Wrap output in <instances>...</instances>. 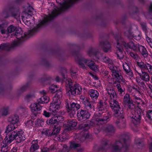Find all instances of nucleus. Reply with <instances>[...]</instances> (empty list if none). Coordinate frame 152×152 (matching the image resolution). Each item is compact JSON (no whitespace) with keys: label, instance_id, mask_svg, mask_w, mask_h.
Listing matches in <instances>:
<instances>
[{"label":"nucleus","instance_id":"423d86ee","mask_svg":"<svg viewBox=\"0 0 152 152\" xmlns=\"http://www.w3.org/2000/svg\"><path fill=\"white\" fill-rule=\"evenodd\" d=\"M82 88L78 84H76L72 88L67 89V94L68 95L75 96L76 94H80Z\"/></svg>","mask_w":152,"mask_h":152},{"label":"nucleus","instance_id":"6e6d98bb","mask_svg":"<svg viewBox=\"0 0 152 152\" xmlns=\"http://www.w3.org/2000/svg\"><path fill=\"white\" fill-rule=\"evenodd\" d=\"M25 125L27 127L31 128L33 126V122L32 121L30 120L25 123Z\"/></svg>","mask_w":152,"mask_h":152},{"label":"nucleus","instance_id":"774afa93","mask_svg":"<svg viewBox=\"0 0 152 152\" xmlns=\"http://www.w3.org/2000/svg\"><path fill=\"white\" fill-rule=\"evenodd\" d=\"M43 115L46 117H48L50 116V113L49 112H47L45 110L44 111Z\"/></svg>","mask_w":152,"mask_h":152},{"label":"nucleus","instance_id":"bf43d9fd","mask_svg":"<svg viewBox=\"0 0 152 152\" xmlns=\"http://www.w3.org/2000/svg\"><path fill=\"white\" fill-rule=\"evenodd\" d=\"M51 78V77L50 76L48 75H46L44 78H42L40 80V82L41 83H42L44 81H45L47 80H50Z\"/></svg>","mask_w":152,"mask_h":152},{"label":"nucleus","instance_id":"5fc2aeb1","mask_svg":"<svg viewBox=\"0 0 152 152\" xmlns=\"http://www.w3.org/2000/svg\"><path fill=\"white\" fill-rule=\"evenodd\" d=\"M98 106L99 110L100 111L103 110L105 107L104 104L101 101L99 102Z\"/></svg>","mask_w":152,"mask_h":152},{"label":"nucleus","instance_id":"4468645a","mask_svg":"<svg viewBox=\"0 0 152 152\" xmlns=\"http://www.w3.org/2000/svg\"><path fill=\"white\" fill-rule=\"evenodd\" d=\"M106 90L108 94L110 95V99L116 98L117 96L116 93L111 85L107 86Z\"/></svg>","mask_w":152,"mask_h":152},{"label":"nucleus","instance_id":"aec40b11","mask_svg":"<svg viewBox=\"0 0 152 152\" xmlns=\"http://www.w3.org/2000/svg\"><path fill=\"white\" fill-rule=\"evenodd\" d=\"M82 127L86 129L85 131H82L81 132L80 135L82 136L81 140V141H83L86 138L88 137V132L87 130L89 128V127L87 124H85L84 126H83Z\"/></svg>","mask_w":152,"mask_h":152},{"label":"nucleus","instance_id":"20e7f679","mask_svg":"<svg viewBox=\"0 0 152 152\" xmlns=\"http://www.w3.org/2000/svg\"><path fill=\"white\" fill-rule=\"evenodd\" d=\"M77 61L80 66L83 68H86V66H88L94 71L98 70V66L96 65L93 61L84 58H82L78 60H77Z\"/></svg>","mask_w":152,"mask_h":152},{"label":"nucleus","instance_id":"9d476101","mask_svg":"<svg viewBox=\"0 0 152 152\" xmlns=\"http://www.w3.org/2000/svg\"><path fill=\"white\" fill-rule=\"evenodd\" d=\"M80 108V105L79 104L73 102L70 104L67 109V111L71 117H73L76 112Z\"/></svg>","mask_w":152,"mask_h":152},{"label":"nucleus","instance_id":"49530a36","mask_svg":"<svg viewBox=\"0 0 152 152\" xmlns=\"http://www.w3.org/2000/svg\"><path fill=\"white\" fill-rule=\"evenodd\" d=\"M10 15L6 17V18H8L11 16H12L15 18H16L17 17H20V14L18 12H10L9 13Z\"/></svg>","mask_w":152,"mask_h":152},{"label":"nucleus","instance_id":"0e129e2a","mask_svg":"<svg viewBox=\"0 0 152 152\" xmlns=\"http://www.w3.org/2000/svg\"><path fill=\"white\" fill-rule=\"evenodd\" d=\"M132 88L133 90H134V91H136V92H137V93H139V94H141V90L137 86H136L135 87L134 86L132 87Z\"/></svg>","mask_w":152,"mask_h":152},{"label":"nucleus","instance_id":"c756f323","mask_svg":"<svg viewBox=\"0 0 152 152\" xmlns=\"http://www.w3.org/2000/svg\"><path fill=\"white\" fill-rule=\"evenodd\" d=\"M109 103L110 107L113 110L115 108H118L120 107L118 102L116 101L115 99H110Z\"/></svg>","mask_w":152,"mask_h":152},{"label":"nucleus","instance_id":"6ab92c4d","mask_svg":"<svg viewBox=\"0 0 152 152\" xmlns=\"http://www.w3.org/2000/svg\"><path fill=\"white\" fill-rule=\"evenodd\" d=\"M137 64L138 66L141 69L142 71L145 69L148 70V72L152 65L148 63L145 64L143 62H137Z\"/></svg>","mask_w":152,"mask_h":152},{"label":"nucleus","instance_id":"9b49d317","mask_svg":"<svg viewBox=\"0 0 152 152\" xmlns=\"http://www.w3.org/2000/svg\"><path fill=\"white\" fill-rule=\"evenodd\" d=\"M111 72L113 77L115 78L118 81L120 82L125 83L126 80L123 78L120 72L117 69Z\"/></svg>","mask_w":152,"mask_h":152},{"label":"nucleus","instance_id":"a211bd4d","mask_svg":"<svg viewBox=\"0 0 152 152\" xmlns=\"http://www.w3.org/2000/svg\"><path fill=\"white\" fill-rule=\"evenodd\" d=\"M77 124V121L76 119H70L67 122V126L66 128L68 131H70L75 129Z\"/></svg>","mask_w":152,"mask_h":152},{"label":"nucleus","instance_id":"e2e57ef3","mask_svg":"<svg viewBox=\"0 0 152 152\" xmlns=\"http://www.w3.org/2000/svg\"><path fill=\"white\" fill-rule=\"evenodd\" d=\"M147 116L149 118L152 120V110H149L148 111Z\"/></svg>","mask_w":152,"mask_h":152},{"label":"nucleus","instance_id":"338daca9","mask_svg":"<svg viewBox=\"0 0 152 152\" xmlns=\"http://www.w3.org/2000/svg\"><path fill=\"white\" fill-rule=\"evenodd\" d=\"M9 144H8L6 142H4V140L1 143V147H4L6 148H8V145Z\"/></svg>","mask_w":152,"mask_h":152},{"label":"nucleus","instance_id":"393cba45","mask_svg":"<svg viewBox=\"0 0 152 152\" xmlns=\"http://www.w3.org/2000/svg\"><path fill=\"white\" fill-rule=\"evenodd\" d=\"M38 143V141L37 140H34L32 141L31 145L30 148V152H34L39 148V145Z\"/></svg>","mask_w":152,"mask_h":152},{"label":"nucleus","instance_id":"de8ad7c7","mask_svg":"<svg viewBox=\"0 0 152 152\" xmlns=\"http://www.w3.org/2000/svg\"><path fill=\"white\" fill-rule=\"evenodd\" d=\"M116 86L120 94H122V93L125 90L124 89H123L122 88L120 84H116Z\"/></svg>","mask_w":152,"mask_h":152},{"label":"nucleus","instance_id":"c9c22d12","mask_svg":"<svg viewBox=\"0 0 152 152\" xmlns=\"http://www.w3.org/2000/svg\"><path fill=\"white\" fill-rule=\"evenodd\" d=\"M108 142L109 141L107 140H103L99 150L104 151L107 150L109 148V146L108 145Z\"/></svg>","mask_w":152,"mask_h":152},{"label":"nucleus","instance_id":"f03ea898","mask_svg":"<svg viewBox=\"0 0 152 152\" xmlns=\"http://www.w3.org/2000/svg\"><path fill=\"white\" fill-rule=\"evenodd\" d=\"M62 96V91L60 90L57 91L55 96L53 97V101L49 107V110L52 114L56 115L58 110H59L61 104V99Z\"/></svg>","mask_w":152,"mask_h":152},{"label":"nucleus","instance_id":"f8f14e48","mask_svg":"<svg viewBox=\"0 0 152 152\" xmlns=\"http://www.w3.org/2000/svg\"><path fill=\"white\" fill-rule=\"evenodd\" d=\"M96 51L94 48L89 49L88 51V53L90 56H94L93 59L95 60L97 59H101V54H96Z\"/></svg>","mask_w":152,"mask_h":152},{"label":"nucleus","instance_id":"7ed1b4c3","mask_svg":"<svg viewBox=\"0 0 152 152\" xmlns=\"http://www.w3.org/2000/svg\"><path fill=\"white\" fill-rule=\"evenodd\" d=\"M33 8L31 7H29L26 11L22 13V20L26 25L31 26L35 23L34 18L30 13L32 12Z\"/></svg>","mask_w":152,"mask_h":152},{"label":"nucleus","instance_id":"2eb2a0df","mask_svg":"<svg viewBox=\"0 0 152 152\" xmlns=\"http://www.w3.org/2000/svg\"><path fill=\"white\" fill-rule=\"evenodd\" d=\"M141 113L140 112H135L134 115L132 116V121L134 124L137 125L140 123L141 118Z\"/></svg>","mask_w":152,"mask_h":152},{"label":"nucleus","instance_id":"2f4dec72","mask_svg":"<svg viewBox=\"0 0 152 152\" xmlns=\"http://www.w3.org/2000/svg\"><path fill=\"white\" fill-rule=\"evenodd\" d=\"M40 105V104L38 102L37 103L32 104L30 106L31 111L33 112L40 110L42 107Z\"/></svg>","mask_w":152,"mask_h":152},{"label":"nucleus","instance_id":"864d4df0","mask_svg":"<svg viewBox=\"0 0 152 152\" xmlns=\"http://www.w3.org/2000/svg\"><path fill=\"white\" fill-rule=\"evenodd\" d=\"M102 61L107 63L111 62V60L107 57H103L101 59Z\"/></svg>","mask_w":152,"mask_h":152},{"label":"nucleus","instance_id":"0eeeda50","mask_svg":"<svg viewBox=\"0 0 152 152\" xmlns=\"http://www.w3.org/2000/svg\"><path fill=\"white\" fill-rule=\"evenodd\" d=\"M90 116L89 113L87 111L81 110L78 111L77 113V116L78 121L81 122L86 120L89 118Z\"/></svg>","mask_w":152,"mask_h":152},{"label":"nucleus","instance_id":"b1692460","mask_svg":"<svg viewBox=\"0 0 152 152\" xmlns=\"http://www.w3.org/2000/svg\"><path fill=\"white\" fill-rule=\"evenodd\" d=\"M142 73H141L137 71V73L140 75L141 79L145 82L149 81L150 79V77L148 73L142 71Z\"/></svg>","mask_w":152,"mask_h":152},{"label":"nucleus","instance_id":"7c9ffc66","mask_svg":"<svg viewBox=\"0 0 152 152\" xmlns=\"http://www.w3.org/2000/svg\"><path fill=\"white\" fill-rule=\"evenodd\" d=\"M103 130L109 134L112 135L114 132V129L111 125H109L104 126L103 128Z\"/></svg>","mask_w":152,"mask_h":152},{"label":"nucleus","instance_id":"680f3d73","mask_svg":"<svg viewBox=\"0 0 152 152\" xmlns=\"http://www.w3.org/2000/svg\"><path fill=\"white\" fill-rule=\"evenodd\" d=\"M33 96L31 94H28L25 97V99L27 101H29L30 99H31Z\"/></svg>","mask_w":152,"mask_h":152},{"label":"nucleus","instance_id":"a18cd8bd","mask_svg":"<svg viewBox=\"0 0 152 152\" xmlns=\"http://www.w3.org/2000/svg\"><path fill=\"white\" fill-rule=\"evenodd\" d=\"M66 86L67 88L66 89V91L67 92V89L69 88H72L73 87L72 86V80L70 78H68L67 79L66 81Z\"/></svg>","mask_w":152,"mask_h":152},{"label":"nucleus","instance_id":"c03bdc74","mask_svg":"<svg viewBox=\"0 0 152 152\" xmlns=\"http://www.w3.org/2000/svg\"><path fill=\"white\" fill-rule=\"evenodd\" d=\"M16 127L15 126L14 124L11 123L7 126L5 132H9L14 130Z\"/></svg>","mask_w":152,"mask_h":152},{"label":"nucleus","instance_id":"09e8293b","mask_svg":"<svg viewBox=\"0 0 152 152\" xmlns=\"http://www.w3.org/2000/svg\"><path fill=\"white\" fill-rule=\"evenodd\" d=\"M58 86L57 85H52L50 88V91L52 93H55L57 91V88Z\"/></svg>","mask_w":152,"mask_h":152},{"label":"nucleus","instance_id":"ea45409f","mask_svg":"<svg viewBox=\"0 0 152 152\" xmlns=\"http://www.w3.org/2000/svg\"><path fill=\"white\" fill-rule=\"evenodd\" d=\"M43 135L49 136L52 135V131L49 129H44L41 131Z\"/></svg>","mask_w":152,"mask_h":152},{"label":"nucleus","instance_id":"ddd939ff","mask_svg":"<svg viewBox=\"0 0 152 152\" xmlns=\"http://www.w3.org/2000/svg\"><path fill=\"white\" fill-rule=\"evenodd\" d=\"M18 44V42L17 41L14 42L11 44L9 43L3 44L0 45V48L10 50L17 45Z\"/></svg>","mask_w":152,"mask_h":152},{"label":"nucleus","instance_id":"a878e982","mask_svg":"<svg viewBox=\"0 0 152 152\" xmlns=\"http://www.w3.org/2000/svg\"><path fill=\"white\" fill-rule=\"evenodd\" d=\"M83 103L88 110L93 108L94 103L92 102H90L88 98L83 99Z\"/></svg>","mask_w":152,"mask_h":152},{"label":"nucleus","instance_id":"8fccbe9b","mask_svg":"<svg viewBox=\"0 0 152 152\" xmlns=\"http://www.w3.org/2000/svg\"><path fill=\"white\" fill-rule=\"evenodd\" d=\"M60 130V129L59 127H55L52 131V135L57 134L59 132Z\"/></svg>","mask_w":152,"mask_h":152},{"label":"nucleus","instance_id":"c85d7f7f","mask_svg":"<svg viewBox=\"0 0 152 152\" xmlns=\"http://www.w3.org/2000/svg\"><path fill=\"white\" fill-rule=\"evenodd\" d=\"M115 117L118 118L123 117V109L120 107L118 108H115L113 110Z\"/></svg>","mask_w":152,"mask_h":152},{"label":"nucleus","instance_id":"f704fd0d","mask_svg":"<svg viewBox=\"0 0 152 152\" xmlns=\"http://www.w3.org/2000/svg\"><path fill=\"white\" fill-rule=\"evenodd\" d=\"M138 49L144 57L147 56L148 52L146 48L144 46L141 45H138L137 46Z\"/></svg>","mask_w":152,"mask_h":152},{"label":"nucleus","instance_id":"6e6552de","mask_svg":"<svg viewBox=\"0 0 152 152\" xmlns=\"http://www.w3.org/2000/svg\"><path fill=\"white\" fill-rule=\"evenodd\" d=\"M117 41V45L116 46L118 50L116 53L117 56L120 59L123 58L124 54L123 52V49L122 48L123 45H121V42H122V39L120 37H118V39H116Z\"/></svg>","mask_w":152,"mask_h":152},{"label":"nucleus","instance_id":"412c9836","mask_svg":"<svg viewBox=\"0 0 152 152\" xmlns=\"http://www.w3.org/2000/svg\"><path fill=\"white\" fill-rule=\"evenodd\" d=\"M125 34L130 39L133 38L137 40H139L141 38V36L140 34H138L137 35H135L132 33L130 30L125 32Z\"/></svg>","mask_w":152,"mask_h":152},{"label":"nucleus","instance_id":"cd10ccee","mask_svg":"<svg viewBox=\"0 0 152 152\" xmlns=\"http://www.w3.org/2000/svg\"><path fill=\"white\" fill-rule=\"evenodd\" d=\"M101 46L102 48L104 51L105 52L109 51L111 48L110 44L107 41L101 42Z\"/></svg>","mask_w":152,"mask_h":152},{"label":"nucleus","instance_id":"37998d69","mask_svg":"<svg viewBox=\"0 0 152 152\" xmlns=\"http://www.w3.org/2000/svg\"><path fill=\"white\" fill-rule=\"evenodd\" d=\"M80 146V144L77 143L74 141L71 142L70 143V149H75L76 148L79 147Z\"/></svg>","mask_w":152,"mask_h":152},{"label":"nucleus","instance_id":"4d7b16f0","mask_svg":"<svg viewBox=\"0 0 152 152\" xmlns=\"http://www.w3.org/2000/svg\"><path fill=\"white\" fill-rule=\"evenodd\" d=\"M36 122L37 125L38 126H42L43 125L44 123V121L42 119H37Z\"/></svg>","mask_w":152,"mask_h":152},{"label":"nucleus","instance_id":"dca6fc26","mask_svg":"<svg viewBox=\"0 0 152 152\" xmlns=\"http://www.w3.org/2000/svg\"><path fill=\"white\" fill-rule=\"evenodd\" d=\"M121 45L124 46L126 48H130L134 51H136L137 50V46L133 42H130L129 43H126L124 40L122 39V42H121Z\"/></svg>","mask_w":152,"mask_h":152},{"label":"nucleus","instance_id":"58836bf2","mask_svg":"<svg viewBox=\"0 0 152 152\" xmlns=\"http://www.w3.org/2000/svg\"><path fill=\"white\" fill-rule=\"evenodd\" d=\"M9 120L11 123L15 124L17 123L19 120V117L17 115H15L9 118Z\"/></svg>","mask_w":152,"mask_h":152},{"label":"nucleus","instance_id":"4be33fe9","mask_svg":"<svg viewBox=\"0 0 152 152\" xmlns=\"http://www.w3.org/2000/svg\"><path fill=\"white\" fill-rule=\"evenodd\" d=\"M123 69L126 72V74L131 78L133 76L132 70L130 69L128 64L126 62L124 63L123 64Z\"/></svg>","mask_w":152,"mask_h":152},{"label":"nucleus","instance_id":"3c124183","mask_svg":"<svg viewBox=\"0 0 152 152\" xmlns=\"http://www.w3.org/2000/svg\"><path fill=\"white\" fill-rule=\"evenodd\" d=\"M63 148L61 150V152H68L70 150L69 148H68L65 144L62 145Z\"/></svg>","mask_w":152,"mask_h":152},{"label":"nucleus","instance_id":"4c0bfd02","mask_svg":"<svg viewBox=\"0 0 152 152\" xmlns=\"http://www.w3.org/2000/svg\"><path fill=\"white\" fill-rule=\"evenodd\" d=\"M49 98L46 96H43L41 97L37 100V102L40 104H45L47 103L48 101Z\"/></svg>","mask_w":152,"mask_h":152},{"label":"nucleus","instance_id":"72a5a7b5","mask_svg":"<svg viewBox=\"0 0 152 152\" xmlns=\"http://www.w3.org/2000/svg\"><path fill=\"white\" fill-rule=\"evenodd\" d=\"M118 120L116 123L118 125V126L121 128H124L125 126V120L124 117L118 118Z\"/></svg>","mask_w":152,"mask_h":152},{"label":"nucleus","instance_id":"69168bd1","mask_svg":"<svg viewBox=\"0 0 152 152\" xmlns=\"http://www.w3.org/2000/svg\"><path fill=\"white\" fill-rule=\"evenodd\" d=\"M129 54L132 57L135 59H137L138 58V55L133 53L130 52Z\"/></svg>","mask_w":152,"mask_h":152},{"label":"nucleus","instance_id":"f3484780","mask_svg":"<svg viewBox=\"0 0 152 152\" xmlns=\"http://www.w3.org/2000/svg\"><path fill=\"white\" fill-rule=\"evenodd\" d=\"M17 134H15V140L17 142H20L25 139V137L22 130L14 131Z\"/></svg>","mask_w":152,"mask_h":152},{"label":"nucleus","instance_id":"603ef678","mask_svg":"<svg viewBox=\"0 0 152 152\" xmlns=\"http://www.w3.org/2000/svg\"><path fill=\"white\" fill-rule=\"evenodd\" d=\"M108 66L111 72L117 69V68L116 66H114V65L111 63V62L108 63Z\"/></svg>","mask_w":152,"mask_h":152},{"label":"nucleus","instance_id":"13d9d810","mask_svg":"<svg viewBox=\"0 0 152 152\" xmlns=\"http://www.w3.org/2000/svg\"><path fill=\"white\" fill-rule=\"evenodd\" d=\"M134 100L138 104H140L142 103V100L140 98L135 97L134 99Z\"/></svg>","mask_w":152,"mask_h":152},{"label":"nucleus","instance_id":"39448f33","mask_svg":"<svg viewBox=\"0 0 152 152\" xmlns=\"http://www.w3.org/2000/svg\"><path fill=\"white\" fill-rule=\"evenodd\" d=\"M109 118V117L107 116V118L104 117L103 118H101L100 116H98L97 115H95L94 117L93 122L94 124L95 125L94 128V131L96 133H98L100 130L101 126L100 125V124H101V122L106 120Z\"/></svg>","mask_w":152,"mask_h":152},{"label":"nucleus","instance_id":"e433bc0d","mask_svg":"<svg viewBox=\"0 0 152 152\" xmlns=\"http://www.w3.org/2000/svg\"><path fill=\"white\" fill-rule=\"evenodd\" d=\"M57 118L56 117H54L50 119H48L46 121L47 124L50 126L53 125L57 123Z\"/></svg>","mask_w":152,"mask_h":152},{"label":"nucleus","instance_id":"a19ab883","mask_svg":"<svg viewBox=\"0 0 152 152\" xmlns=\"http://www.w3.org/2000/svg\"><path fill=\"white\" fill-rule=\"evenodd\" d=\"M29 86V84L28 83L22 86L18 90V93L20 94L25 91L28 87Z\"/></svg>","mask_w":152,"mask_h":152},{"label":"nucleus","instance_id":"052dcab7","mask_svg":"<svg viewBox=\"0 0 152 152\" xmlns=\"http://www.w3.org/2000/svg\"><path fill=\"white\" fill-rule=\"evenodd\" d=\"M126 105H127L129 109H133L135 107V106L134 105L132 101L129 103L127 104Z\"/></svg>","mask_w":152,"mask_h":152},{"label":"nucleus","instance_id":"bb28decb","mask_svg":"<svg viewBox=\"0 0 152 152\" xmlns=\"http://www.w3.org/2000/svg\"><path fill=\"white\" fill-rule=\"evenodd\" d=\"M17 134L15 132H13L11 134L8 136V137L6 136L4 139V142L8 144L10 143L15 138V134Z\"/></svg>","mask_w":152,"mask_h":152},{"label":"nucleus","instance_id":"79ce46f5","mask_svg":"<svg viewBox=\"0 0 152 152\" xmlns=\"http://www.w3.org/2000/svg\"><path fill=\"white\" fill-rule=\"evenodd\" d=\"M131 101L130 100L129 94H126L124 96L123 99V102L125 104H127L130 102Z\"/></svg>","mask_w":152,"mask_h":152},{"label":"nucleus","instance_id":"5701e85b","mask_svg":"<svg viewBox=\"0 0 152 152\" xmlns=\"http://www.w3.org/2000/svg\"><path fill=\"white\" fill-rule=\"evenodd\" d=\"M15 35L17 39L20 40L25 38L27 36L26 34H23L22 31L20 28L16 30Z\"/></svg>","mask_w":152,"mask_h":152},{"label":"nucleus","instance_id":"f257e3e1","mask_svg":"<svg viewBox=\"0 0 152 152\" xmlns=\"http://www.w3.org/2000/svg\"><path fill=\"white\" fill-rule=\"evenodd\" d=\"M128 134H124L121 136V140L116 141L113 146V149L115 152L120 151L122 149L126 150L128 148L130 141Z\"/></svg>","mask_w":152,"mask_h":152},{"label":"nucleus","instance_id":"473e14b6","mask_svg":"<svg viewBox=\"0 0 152 152\" xmlns=\"http://www.w3.org/2000/svg\"><path fill=\"white\" fill-rule=\"evenodd\" d=\"M89 94L93 100L96 99L99 96L98 92L95 90L91 89L89 91Z\"/></svg>","mask_w":152,"mask_h":152},{"label":"nucleus","instance_id":"1a4fd4ad","mask_svg":"<svg viewBox=\"0 0 152 152\" xmlns=\"http://www.w3.org/2000/svg\"><path fill=\"white\" fill-rule=\"evenodd\" d=\"M7 25L6 24L3 23L0 24V31L2 34H4L6 33H12L15 31L17 30L16 27L13 25H11L7 29V31L6 30Z\"/></svg>","mask_w":152,"mask_h":152}]
</instances>
